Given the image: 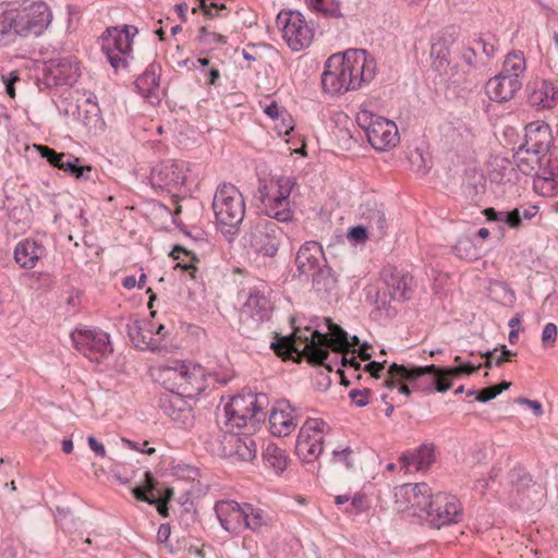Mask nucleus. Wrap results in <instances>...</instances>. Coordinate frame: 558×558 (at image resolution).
Wrapping results in <instances>:
<instances>
[{"instance_id":"1","label":"nucleus","mask_w":558,"mask_h":558,"mask_svg":"<svg viewBox=\"0 0 558 558\" xmlns=\"http://www.w3.org/2000/svg\"><path fill=\"white\" fill-rule=\"evenodd\" d=\"M328 335L306 327L303 331L296 329L292 336L281 337L278 341L271 342V349L283 360L289 359L292 353H301L307 357L310 363L326 365L329 356Z\"/></svg>"},{"instance_id":"2","label":"nucleus","mask_w":558,"mask_h":558,"mask_svg":"<svg viewBox=\"0 0 558 558\" xmlns=\"http://www.w3.org/2000/svg\"><path fill=\"white\" fill-rule=\"evenodd\" d=\"M159 380L171 393L194 398L206 389L205 369L186 362H173L159 368Z\"/></svg>"},{"instance_id":"3","label":"nucleus","mask_w":558,"mask_h":558,"mask_svg":"<svg viewBox=\"0 0 558 558\" xmlns=\"http://www.w3.org/2000/svg\"><path fill=\"white\" fill-rule=\"evenodd\" d=\"M215 512L222 529L239 533L244 529L258 531L266 524L267 518L260 508L234 500H220L215 505Z\"/></svg>"},{"instance_id":"4","label":"nucleus","mask_w":558,"mask_h":558,"mask_svg":"<svg viewBox=\"0 0 558 558\" xmlns=\"http://www.w3.org/2000/svg\"><path fill=\"white\" fill-rule=\"evenodd\" d=\"M213 209L222 232L235 233L245 215L244 197L235 185L222 183L214 195Z\"/></svg>"},{"instance_id":"5","label":"nucleus","mask_w":558,"mask_h":558,"mask_svg":"<svg viewBox=\"0 0 558 558\" xmlns=\"http://www.w3.org/2000/svg\"><path fill=\"white\" fill-rule=\"evenodd\" d=\"M267 401L265 395H239L231 399L225 407V425L227 428H242L248 424L255 427L256 423L264 421L266 414L263 412Z\"/></svg>"},{"instance_id":"6","label":"nucleus","mask_w":558,"mask_h":558,"mask_svg":"<svg viewBox=\"0 0 558 558\" xmlns=\"http://www.w3.org/2000/svg\"><path fill=\"white\" fill-rule=\"evenodd\" d=\"M388 374L400 376L401 379L412 383L416 391L432 393L435 390L446 392L451 388V383H447L442 377V369L434 364L427 366L407 367L397 363L389 366Z\"/></svg>"},{"instance_id":"7","label":"nucleus","mask_w":558,"mask_h":558,"mask_svg":"<svg viewBox=\"0 0 558 558\" xmlns=\"http://www.w3.org/2000/svg\"><path fill=\"white\" fill-rule=\"evenodd\" d=\"M10 9L15 43L21 38L41 35L52 20V13L45 2Z\"/></svg>"},{"instance_id":"8","label":"nucleus","mask_w":558,"mask_h":558,"mask_svg":"<svg viewBox=\"0 0 558 558\" xmlns=\"http://www.w3.org/2000/svg\"><path fill=\"white\" fill-rule=\"evenodd\" d=\"M137 28L124 25L122 28L109 27L101 36V50L116 70L125 68L131 57L133 37Z\"/></svg>"},{"instance_id":"9","label":"nucleus","mask_w":558,"mask_h":558,"mask_svg":"<svg viewBox=\"0 0 558 558\" xmlns=\"http://www.w3.org/2000/svg\"><path fill=\"white\" fill-rule=\"evenodd\" d=\"M359 125L365 130L368 143L377 150H388L399 143V132L395 122L361 110L356 116Z\"/></svg>"},{"instance_id":"10","label":"nucleus","mask_w":558,"mask_h":558,"mask_svg":"<svg viewBox=\"0 0 558 558\" xmlns=\"http://www.w3.org/2000/svg\"><path fill=\"white\" fill-rule=\"evenodd\" d=\"M277 24L282 26V37L294 51L307 48L314 38V27L298 11H281Z\"/></svg>"},{"instance_id":"11","label":"nucleus","mask_w":558,"mask_h":558,"mask_svg":"<svg viewBox=\"0 0 558 558\" xmlns=\"http://www.w3.org/2000/svg\"><path fill=\"white\" fill-rule=\"evenodd\" d=\"M71 339L75 349L92 362L99 363L113 351L109 335L102 330L75 329Z\"/></svg>"},{"instance_id":"12","label":"nucleus","mask_w":558,"mask_h":558,"mask_svg":"<svg viewBox=\"0 0 558 558\" xmlns=\"http://www.w3.org/2000/svg\"><path fill=\"white\" fill-rule=\"evenodd\" d=\"M327 428V423L320 418H308L302 425L296 439V453L303 461H314L322 454Z\"/></svg>"},{"instance_id":"13","label":"nucleus","mask_w":558,"mask_h":558,"mask_svg":"<svg viewBox=\"0 0 558 558\" xmlns=\"http://www.w3.org/2000/svg\"><path fill=\"white\" fill-rule=\"evenodd\" d=\"M272 310L270 296L257 288L252 289L240 314L243 331L248 335L259 324L269 320Z\"/></svg>"},{"instance_id":"14","label":"nucleus","mask_w":558,"mask_h":558,"mask_svg":"<svg viewBox=\"0 0 558 558\" xmlns=\"http://www.w3.org/2000/svg\"><path fill=\"white\" fill-rule=\"evenodd\" d=\"M433 496L426 483L403 484L395 489L397 510L412 511L414 515L427 514Z\"/></svg>"},{"instance_id":"15","label":"nucleus","mask_w":558,"mask_h":558,"mask_svg":"<svg viewBox=\"0 0 558 558\" xmlns=\"http://www.w3.org/2000/svg\"><path fill=\"white\" fill-rule=\"evenodd\" d=\"M282 229L271 219H260L248 233V243L257 253L274 257L279 248Z\"/></svg>"},{"instance_id":"16","label":"nucleus","mask_w":558,"mask_h":558,"mask_svg":"<svg viewBox=\"0 0 558 558\" xmlns=\"http://www.w3.org/2000/svg\"><path fill=\"white\" fill-rule=\"evenodd\" d=\"M351 90L369 83L376 73V62L363 49H351L342 53Z\"/></svg>"},{"instance_id":"17","label":"nucleus","mask_w":558,"mask_h":558,"mask_svg":"<svg viewBox=\"0 0 558 558\" xmlns=\"http://www.w3.org/2000/svg\"><path fill=\"white\" fill-rule=\"evenodd\" d=\"M189 163L183 160H167L156 165L150 171V183L155 189L177 191L186 182Z\"/></svg>"},{"instance_id":"18","label":"nucleus","mask_w":558,"mask_h":558,"mask_svg":"<svg viewBox=\"0 0 558 558\" xmlns=\"http://www.w3.org/2000/svg\"><path fill=\"white\" fill-rule=\"evenodd\" d=\"M427 517L436 527H441L461 520L462 508L459 500L449 494L437 493L433 496Z\"/></svg>"},{"instance_id":"19","label":"nucleus","mask_w":558,"mask_h":558,"mask_svg":"<svg viewBox=\"0 0 558 558\" xmlns=\"http://www.w3.org/2000/svg\"><path fill=\"white\" fill-rule=\"evenodd\" d=\"M44 77L51 86L73 85L80 77V68L72 56L50 59L45 63Z\"/></svg>"},{"instance_id":"20","label":"nucleus","mask_w":558,"mask_h":558,"mask_svg":"<svg viewBox=\"0 0 558 558\" xmlns=\"http://www.w3.org/2000/svg\"><path fill=\"white\" fill-rule=\"evenodd\" d=\"M221 452L226 458L251 461L256 457L257 446L248 435H239L233 428L223 432L221 439Z\"/></svg>"},{"instance_id":"21","label":"nucleus","mask_w":558,"mask_h":558,"mask_svg":"<svg viewBox=\"0 0 558 558\" xmlns=\"http://www.w3.org/2000/svg\"><path fill=\"white\" fill-rule=\"evenodd\" d=\"M343 62L342 54H332L327 59L322 74V86L326 93L340 94L351 90L350 85L352 81L348 78Z\"/></svg>"},{"instance_id":"22","label":"nucleus","mask_w":558,"mask_h":558,"mask_svg":"<svg viewBox=\"0 0 558 558\" xmlns=\"http://www.w3.org/2000/svg\"><path fill=\"white\" fill-rule=\"evenodd\" d=\"M294 409L287 401H278L269 415L270 432L278 437L290 435L296 427Z\"/></svg>"},{"instance_id":"23","label":"nucleus","mask_w":558,"mask_h":558,"mask_svg":"<svg viewBox=\"0 0 558 558\" xmlns=\"http://www.w3.org/2000/svg\"><path fill=\"white\" fill-rule=\"evenodd\" d=\"M527 101L537 110L550 109L558 101V88L548 81H535L527 85Z\"/></svg>"},{"instance_id":"24","label":"nucleus","mask_w":558,"mask_h":558,"mask_svg":"<svg viewBox=\"0 0 558 558\" xmlns=\"http://www.w3.org/2000/svg\"><path fill=\"white\" fill-rule=\"evenodd\" d=\"M324 260V252L322 245L316 241L305 242L299 250L295 257V265L299 275L310 276L312 272L322 267Z\"/></svg>"},{"instance_id":"25","label":"nucleus","mask_w":558,"mask_h":558,"mask_svg":"<svg viewBox=\"0 0 558 558\" xmlns=\"http://www.w3.org/2000/svg\"><path fill=\"white\" fill-rule=\"evenodd\" d=\"M521 87L522 81L519 78L511 80L499 73L487 82L486 93L492 100L504 102L512 99Z\"/></svg>"},{"instance_id":"26","label":"nucleus","mask_w":558,"mask_h":558,"mask_svg":"<svg viewBox=\"0 0 558 558\" xmlns=\"http://www.w3.org/2000/svg\"><path fill=\"white\" fill-rule=\"evenodd\" d=\"M547 159L551 158L525 147L524 144L520 145L513 154V160L518 169L523 174L532 177L546 168Z\"/></svg>"},{"instance_id":"27","label":"nucleus","mask_w":558,"mask_h":558,"mask_svg":"<svg viewBox=\"0 0 558 558\" xmlns=\"http://www.w3.org/2000/svg\"><path fill=\"white\" fill-rule=\"evenodd\" d=\"M553 142L550 128L548 124H538L536 122L530 123L525 128V147L536 150L548 157L549 147ZM551 158V154L549 155Z\"/></svg>"},{"instance_id":"28","label":"nucleus","mask_w":558,"mask_h":558,"mask_svg":"<svg viewBox=\"0 0 558 558\" xmlns=\"http://www.w3.org/2000/svg\"><path fill=\"white\" fill-rule=\"evenodd\" d=\"M159 72L160 66L155 63H151L147 66L145 72L141 74L135 81V86L138 89L140 94L150 104H156L160 101Z\"/></svg>"},{"instance_id":"29","label":"nucleus","mask_w":558,"mask_h":558,"mask_svg":"<svg viewBox=\"0 0 558 558\" xmlns=\"http://www.w3.org/2000/svg\"><path fill=\"white\" fill-rule=\"evenodd\" d=\"M145 483L143 486H136L133 488V495L137 500L146 501L149 505H156L157 510L162 515L167 514V504L173 495L172 488L166 489V496L163 498H156L155 490V478L150 472H145Z\"/></svg>"},{"instance_id":"30","label":"nucleus","mask_w":558,"mask_h":558,"mask_svg":"<svg viewBox=\"0 0 558 558\" xmlns=\"http://www.w3.org/2000/svg\"><path fill=\"white\" fill-rule=\"evenodd\" d=\"M533 177V187L536 193L545 197L558 194V163L547 159L546 168Z\"/></svg>"},{"instance_id":"31","label":"nucleus","mask_w":558,"mask_h":558,"mask_svg":"<svg viewBox=\"0 0 558 558\" xmlns=\"http://www.w3.org/2000/svg\"><path fill=\"white\" fill-rule=\"evenodd\" d=\"M45 248L36 241L26 239L20 241L14 250V259L23 269H33L44 254Z\"/></svg>"},{"instance_id":"32","label":"nucleus","mask_w":558,"mask_h":558,"mask_svg":"<svg viewBox=\"0 0 558 558\" xmlns=\"http://www.w3.org/2000/svg\"><path fill=\"white\" fill-rule=\"evenodd\" d=\"M183 396L170 393L161 399V409L173 422L185 426L192 417L191 408Z\"/></svg>"},{"instance_id":"33","label":"nucleus","mask_w":558,"mask_h":558,"mask_svg":"<svg viewBox=\"0 0 558 558\" xmlns=\"http://www.w3.org/2000/svg\"><path fill=\"white\" fill-rule=\"evenodd\" d=\"M310 276H312V288L317 294L331 295L338 290V279L332 268L326 263Z\"/></svg>"},{"instance_id":"34","label":"nucleus","mask_w":558,"mask_h":558,"mask_svg":"<svg viewBox=\"0 0 558 558\" xmlns=\"http://www.w3.org/2000/svg\"><path fill=\"white\" fill-rule=\"evenodd\" d=\"M515 493L523 505L527 502H531L532 505H539L543 502L545 497V488L542 485L534 483L531 476L526 473L518 476Z\"/></svg>"},{"instance_id":"35","label":"nucleus","mask_w":558,"mask_h":558,"mask_svg":"<svg viewBox=\"0 0 558 558\" xmlns=\"http://www.w3.org/2000/svg\"><path fill=\"white\" fill-rule=\"evenodd\" d=\"M145 322L140 319H130L126 324V331L132 342L141 348L155 351L159 349V342L153 338L151 329H144Z\"/></svg>"},{"instance_id":"36","label":"nucleus","mask_w":558,"mask_h":558,"mask_svg":"<svg viewBox=\"0 0 558 558\" xmlns=\"http://www.w3.org/2000/svg\"><path fill=\"white\" fill-rule=\"evenodd\" d=\"M386 283L393 300L404 301L410 299L412 277L393 272L386 279Z\"/></svg>"},{"instance_id":"37","label":"nucleus","mask_w":558,"mask_h":558,"mask_svg":"<svg viewBox=\"0 0 558 558\" xmlns=\"http://www.w3.org/2000/svg\"><path fill=\"white\" fill-rule=\"evenodd\" d=\"M361 215L367 221V228L383 235L386 229V217L381 206L376 203H367L361 207Z\"/></svg>"},{"instance_id":"38","label":"nucleus","mask_w":558,"mask_h":558,"mask_svg":"<svg viewBox=\"0 0 558 558\" xmlns=\"http://www.w3.org/2000/svg\"><path fill=\"white\" fill-rule=\"evenodd\" d=\"M525 58L521 51H513L507 54L500 73L508 77L519 78L522 81V76L525 72Z\"/></svg>"},{"instance_id":"39","label":"nucleus","mask_w":558,"mask_h":558,"mask_svg":"<svg viewBox=\"0 0 558 558\" xmlns=\"http://www.w3.org/2000/svg\"><path fill=\"white\" fill-rule=\"evenodd\" d=\"M263 460L267 468L277 474L282 473L288 464V458L282 449L275 444H268L263 451Z\"/></svg>"},{"instance_id":"40","label":"nucleus","mask_w":558,"mask_h":558,"mask_svg":"<svg viewBox=\"0 0 558 558\" xmlns=\"http://www.w3.org/2000/svg\"><path fill=\"white\" fill-rule=\"evenodd\" d=\"M12 23L11 9L8 5L0 4V46L15 44Z\"/></svg>"},{"instance_id":"41","label":"nucleus","mask_w":558,"mask_h":558,"mask_svg":"<svg viewBox=\"0 0 558 558\" xmlns=\"http://www.w3.org/2000/svg\"><path fill=\"white\" fill-rule=\"evenodd\" d=\"M359 450L350 446L339 445L332 450V463L343 465L345 470H353L359 461Z\"/></svg>"},{"instance_id":"42","label":"nucleus","mask_w":558,"mask_h":558,"mask_svg":"<svg viewBox=\"0 0 558 558\" xmlns=\"http://www.w3.org/2000/svg\"><path fill=\"white\" fill-rule=\"evenodd\" d=\"M263 203L265 204V210L268 218H272L276 222H288L292 219L293 214L289 208V205L286 204H277L274 199L263 197Z\"/></svg>"},{"instance_id":"43","label":"nucleus","mask_w":558,"mask_h":558,"mask_svg":"<svg viewBox=\"0 0 558 558\" xmlns=\"http://www.w3.org/2000/svg\"><path fill=\"white\" fill-rule=\"evenodd\" d=\"M453 252L459 258L469 260H475L481 256V250L469 236H461L453 246Z\"/></svg>"},{"instance_id":"44","label":"nucleus","mask_w":558,"mask_h":558,"mask_svg":"<svg viewBox=\"0 0 558 558\" xmlns=\"http://www.w3.org/2000/svg\"><path fill=\"white\" fill-rule=\"evenodd\" d=\"M449 49L445 46L434 45L432 47L433 68L439 75H448L450 69Z\"/></svg>"},{"instance_id":"45","label":"nucleus","mask_w":558,"mask_h":558,"mask_svg":"<svg viewBox=\"0 0 558 558\" xmlns=\"http://www.w3.org/2000/svg\"><path fill=\"white\" fill-rule=\"evenodd\" d=\"M306 4L317 11L323 13L326 17H340V4L338 0H305Z\"/></svg>"},{"instance_id":"46","label":"nucleus","mask_w":558,"mask_h":558,"mask_svg":"<svg viewBox=\"0 0 558 558\" xmlns=\"http://www.w3.org/2000/svg\"><path fill=\"white\" fill-rule=\"evenodd\" d=\"M416 472L428 470L435 462V448L433 445L423 444L415 449Z\"/></svg>"},{"instance_id":"47","label":"nucleus","mask_w":558,"mask_h":558,"mask_svg":"<svg viewBox=\"0 0 558 558\" xmlns=\"http://www.w3.org/2000/svg\"><path fill=\"white\" fill-rule=\"evenodd\" d=\"M293 182L287 179H279L277 182V192L274 195H265V198L274 199L277 204H286L289 205V196L291 194Z\"/></svg>"},{"instance_id":"48","label":"nucleus","mask_w":558,"mask_h":558,"mask_svg":"<svg viewBox=\"0 0 558 558\" xmlns=\"http://www.w3.org/2000/svg\"><path fill=\"white\" fill-rule=\"evenodd\" d=\"M328 329L331 333V338L328 337L329 343L335 342L337 351L347 350L349 344L348 333L338 325L333 324L329 318L327 319Z\"/></svg>"},{"instance_id":"49","label":"nucleus","mask_w":558,"mask_h":558,"mask_svg":"<svg viewBox=\"0 0 558 558\" xmlns=\"http://www.w3.org/2000/svg\"><path fill=\"white\" fill-rule=\"evenodd\" d=\"M481 364L475 366L471 363H463L461 365H457L454 367H445L442 369V377L446 378L447 383H451V380L456 377H459L461 374L471 375L477 372L481 368Z\"/></svg>"},{"instance_id":"50","label":"nucleus","mask_w":558,"mask_h":558,"mask_svg":"<svg viewBox=\"0 0 558 558\" xmlns=\"http://www.w3.org/2000/svg\"><path fill=\"white\" fill-rule=\"evenodd\" d=\"M510 385L511 383L502 381L498 385L484 388L476 393V400L483 403L488 402L499 396L502 391L507 390Z\"/></svg>"},{"instance_id":"51","label":"nucleus","mask_w":558,"mask_h":558,"mask_svg":"<svg viewBox=\"0 0 558 558\" xmlns=\"http://www.w3.org/2000/svg\"><path fill=\"white\" fill-rule=\"evenodd\" d=\"M497 349L493 351H486L480 353L482 356L486 357L484 366L490 368L493 364L500 365L506 361H509V356L514 355L515 353L508 350L506 345H502V351L499 355H496Z\"/></svg>"},{"instance_id":"52","label":"nucleus","mask_w":558,"mask_h":558,"mask_svg":"<svg viewBox=\"0 0 558 558\" xmlns=\"http://www.w3.org/2000/svg\"><path fill=\"white\" fill-rule=\"evenodd\" d=\"M259 106L263 108V111L274 121L279 120V118H286L288 111L278 105L277 101L271 100L269 104L264 101H259Z\"/></svg>"},{"instance_id":"53","label":"nucleus","mask_w":558,"mask_h":558,"mask_svg":"<svg viewBox=\"0 0 558 558\" xmlns=\"http://www.w3.org/2000/svg\"><path fill=\"white\" fill-rule=\"evenodd\" d=\"M558 329L554 323H547L542 332V344L545 349L553 348L557 341Z\"/></svg>"},{"instance_id":"54","label":"nucleus","mask_w":558,"mask_h":558,"mask_svg":"<svg viewBox=\"0 0 558 558\" xmlns=\"http://www.w3.org/2000/svg\"><path fill=\"white\" fill-rule=\"evenodd\" d=\"M36 149L39 151L43 158H46L50 165L53 167H58L59 161L63 158V153H57L54 149L44 146V145H35Z\"/></svg>"},{"instance_id":"55","label":"nucleus","mask_w":558,"mask_h":558,"mask_svg":"<svg viewBox=\"0 0 558 558\" xmlns=\"http://www.w3.org/2000/svg\"><path fill=\"white\" fill-rule=\"evenodd\" d=\"M371 390L367 388L364 389H353L349 392V397L356 407L363 408L369 402Z\"/></svg>"},{"instance_id":"56","label":"nucleus","mask_w":558,"mask_h":558,"mask_svg":"<svg viewBox=\"0 0 558 558\" xmlns=\"http://www.w3.org/2000/svg\"><path fill=\"white\" fill-rule=\"evenodd\" d=\"M416 461L417 459L415 458V450L407 451L400 457L401 468L405 473H412L416 471Z\"/></svg>"},{"instance_id":"57","label":"nucleus","mask_w":558,"mask_h":558,"mask_svg":"<svg viewBox=\"0 0 558 558\" xmlns=\"http://www.w3.org/2000/svg\"><path fill=\"white\" fill-rule=\"evenodd\" d=\"M276 122L275 128L279 135H289L294 129L293 120L289 112L287 113V119L279 118Z\"/></svg>"},{"instance_id":"58","label":"nucleus","mask_w":558,"mask_h":558,"mask_svg":"<svg viewBox=\"0 0 558 558\" xmlns=\"http://www.w3.org/2000/svg\"><path fill=\"white\" fill-rule=\"evenodd\" d=\"M77 162H80V158H77L71 154L63 153V158L61 161H59L57 168H59L65 172H69L71 174L74 167L77 166Z\"/></svg>"},{"instance_id":"59","label":"nucleus","mask_w":558,"mask_h":558,"mask_svg":"<svg viewBox=\"0 0 558 558\" xmlns=\"http://www.w3.org/2000/svg\"><path fill=\"white\" fill-rule=\"evenodd\" d=\"M170 535H171V527L169 524L167 523H163L159 526L158 529V532H157V539L160 544H165L166 547L170 550V551H173V547L171 544H169V539H170Z\"/></svg>"},{"instance_id":"60","label":"nucleus","mask_w":558,"mask_h":558,"mask_svg":"<svg viewBox=\"0 0 558 558\" xmlns=\"http://www.w3.org/2000/svg\"><path fill=\"white\" fill-rule=\"evenodd\" d=\"M386 363H387L386 360H384L383 362L372 361V362L367 363L363 369H364V372L369 373L372 375V377L378 379L381 376V373L385 368Z\"/></svg>"},{"instance_id":"61","label":"nucleus","mask_w":558,"mask_h":558,"mask_svg":"<svg viewBox=\"0 0 558 558\" xmlns=\"http://www.w3.org/2000/svg\"><path fill=\"white\" fill-rule=\"evenodd\" d=\"M504 222H506L510 228H519L522 223L519 209L514 208L513 210L505 211Z\"/></svg>"},{"instance_id":"62","label":"nucleus","mask_w":558,"mask_h":558,"mask_svg":"<svg viewBox=\"0 0 558 558\" xmlns=\"http://www.w3.org/2000/svg\"><path fill=\"white\" fill-rule=\"evenodd\" d=\"M92 171L93 168L90 166H82L80 162H77V166L74 167L71 175L75 177L76 179L86 181L90 179Z\"/></svg>"},{"instance_id":"63","label":"nucleus","mask_w":558,"mask_h":558,"mask_svg":"<svg viewBox=\"0 0 558 558\" xmlns=\"http://www.w3.org/2000/svg\"><path fill=\"white\" fill-rule=\"evenodd\" d=\"M517 402L519 404L527 405L536 416H541L543 414V405L537 400H530L524 397H519Z\"/></svg>"},{"instance_id":"64","label":"nucleus","mask_w":558,"mask_h":558,"mask_svg":"<svg viewBox=\"0 0 558 558\" xmlns=\"http://www.w3.org/2000/svg\"><path fill=\"white\" fill-rule=\"evenodd\" d=\"M367 227L362 226L353 227L350 229L349 235L356 241L364 242L367 240Z\"/></svg>"}]
</instances>
